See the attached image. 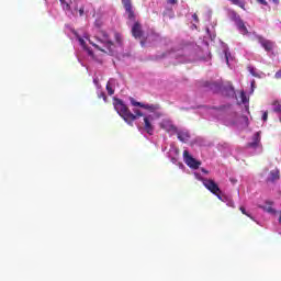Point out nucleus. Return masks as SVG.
<instances>
[{
  "label": "nucleus",
  "instance_id": "12",
  "mask_svg": "<svg viewBox=\"0 0 281 281\" xmlns=\"http://www.w3.org/2000/svg\"><path fill=\"white\" fill-rule=\"evenodd\" d=\"M223 93L224 95H226L227 98H234V95H236V91L234 90V86H232V83H229L228 86H226L223 89Z\"/></svg>",
  "mask_w": 281,
  "mask_h": 281
},
{
  "label": "nucleus",
  "instance_id": "40",
  "mask_svg": "<svg viewBox=\"0 0 281 281\" xmlns=\"http://www.w3.org/2000/svg\"><path fill=\"white\" fill-rule=\"evenodd\" d=\"M205 87H210V83H209V82H206Z\"/></svg>",
  "mask_w": 281,
  "mask_h": 281
},
{
  "label": "nucleus",
  "instance_id": "1",
  "mask_svg": "<svg viewBox=\"0 0 281 281\" xmlns=\"http://www.w3.org/2000/svg\"><path fill=\"white\" fill-rule=\"evenodd\" d=\"M113 106L116 113L124 120V122H126V124L131 125L133 122H135V120H137V116L131 112L122 99H114Z\"/></svg>",
  "mask_w": 281,
  "mask_h": 281
},
{
  "label": "nucleus",
  "instance_id": "24",
  "mask_svg": "<svg viewBox=\"0 0 281 281\" xmlns=\"http://www.w3.org/2000/svg\"><path fill=\"white\" fill-rule=\"evenodd\" d=\"M241 214H244L245 216H248V218H251L254 221V216H251V214L247 213V210L245 209V206H240L239 207Z\"/></svg>",
  "mask_w": 281,
  "mask_h": 281
},
{
  "label": "nucleus",
  "instance_id": "36",
  "mask_svg": "<svg viewBox=\"0 0 281 281\" xmlns=\"http://www.w3.org/2000/svg\"><path fill=\"white\" fill-rule=\"evenodd\" d=\"M201 170H202V172H204V175H210V171H207V169L202 168Z\"/></svg>",
  "mask_w": 281,
  "mask_h": 281
},
{
  "label": "nucleus",
  "instance_id": "32",
  "mask_svg": "<svg viewBox=\"0 0 281 281\" xmlns=\"http://www.w3.org/2000/svg\"><path fill=\"white\" fill-rule=\"evenodd\" d=\"M192 19L195 23H199V15L196 13L192 15Z\"/></svg>",
  "mask_w": 281,
  "mask_h": 281
},
{
  "label": "nucleus",
  "instance_id": "31",
  "mask_svg": "<svg viewBox=\"0 0 281 281\" xmlns=\"http://www.w3.org/2000/svg\"><path fill=\"white\" fill-rule=\"evenodd\" d=\"M99 98H102L106 102V94L104 92H100Z\"/></svg>",
  "mask_w": 281,
  "mask_h": 281
},
{
  "label": "nucleus",
  "instance_id": "14",
  "mask_svg": "<svg viewBox=\"0 0 281 281\" xmlns=\"http://www.w3.org/2000/svg\"><path fill=\"white\" fill-rule=\"evenodd\" d=\"M272 111L273 113H280V116H279V122L281 123V102L279 100H274L272 102Z\"/></svg>",
  "mask_w": 281,
  "mask_h": 281
},
{
  "label": "nucleus",
  "instance_id": "15",
  "mask_svg": "<svg viewBox=\"0 0 281 281\" xmlns=\"http://www.w3.org/2000/svg\"><path fill=\"white\" fill-rule=\"evenodd\" d=\"M177 135L180 142L186 143L190 139V134L188 132H179V130H177Z\"/></svg>",
  "mask_w": 281,
  "mask_h": 281
},
{
  "label": "nucleus",
  "instance_id": "23",
  "mask_svg": "<svg viewBox=\"0 0 281 281\" xmlns=\"http://www.w3.org/2000/svg\"><path fill=\"white\" fill-rule=\"evenodd\" d=\"M232 19L235 23H238V21H243V19H240V15L236 12H232Z\"/></svg>",
  "mask_w": 281,
  "mask_h": 281
},
{
  "label": "nucleus",
  "instance_id": "9",
  "mask_svg": "<svg viewBox=\"0 0 281 281\" xmlns=\"http://www.w3.org/2000/svg\"><path fill=\"white\" fill-rule=\"evenodd\" d=\"M132 36L138 40L144 36V30L142 29V23H139V21H135L132 25Z\"/></svg>",
  "mask_w": 281,
  "mask_h": 281
},
{
  "label": "nucleus",
  "instance_id": "29",
  "mask_svg": "<svg viewBox=\"0 0 281 281\" xmlns=\"http://www.w3.org/2000/svg\"><path fill=\"white\" fill-rule=\"evenodd\" d=\"M274 78H276L277 80H281V69L278 70V71L274 74Z\"/></svg>",
  "mask_w": 281,
  "mask_h": 281
},
{
  "label": "nucleus",
  "instance_id": "18",
  "mask_svg": "<svg viewBox=\"0 0 281 281\" xmlns=\"http://www.w3.org/2000/svg\"><path fill=\"white\" fill-rule=\"evenodd\" d=\"M59 1L63 10H65L66 12H71V4H69L67 0H59Z\"/></svg>",
  "mask_w": 281,
  "mask_h": 281
},
{
  "label": "nucleus",
  "instance_id": "3",
  "mask_svg": "<svg viewBox=\"0 0 281 281\" xmlns=\"http://www.w3.org/2000/svg\"><path fill=\"white\" fill-rule=\"evenodd\" d=\"M200 181H202L204 188H206L209 192L217 196L220 201H225V198H223V191H221V188L214 180L207 178H200Z\"/></svg>",
  "mask_w": 281,
  "mask_h": 281
},
{
  "label": "nucleus",
  "instance_id": "7",
  "mask_svg": "<svg viewBox=\"0 0 281 281\" xmlns=\"http://www.w3.org/2000/svg\"><path fill=\"white\" fill-rule=\"evenodd\" d=\"M154 119L153 115L144 116V131L148 135H153L155 133V125L153 124Z\"/></svg>",
  "mask_w": 281,
  "mask_h": 281
},
{
  "label": "nucleus",
  "instance_id": "6",
  "mask_svg": "<svg viewBox=\"0 0 281 281\" xmlns=\"http://www.w3.org/2000/svg\"><path fill=\"white\" fill-rule=\"evenodd\" d=\"M183 159H184V164H187V166H189V168H192V170H199V167L201 166V161L194 159L190 155V151H188V150L183 151Z\"/></svg>",
  "mask_w": 281,
  "mask_h": 281
},
{
  "label": "nucleus",
  "instance_id": "10",
  "mask_svg": "<svg viewBox=\"0 0 281 281\" xmlns=\"http://www.w3.org/2000/svg\"><path fill=\"white\" fill-rule=\"evenodd\" d=\"M258 42L266 52H273V47H276V42L261 36L258 37Z\"/></svg>",
  "mask_w": 281,
  "mask_h": 281
},
{
  "label": "nucleus",
  "instance_id": "11",
  "mask_svg": "<svg viewBox=\"0 0 281 281\" xmlns=\"http://www.w3.org/2000/svg\"><path fill=\"white\" fill-rule=\"evenodd\" d=\"M266 205L268 206H265V205H259V207L261 210H263V212H268V214H278V211H276V209H273V202L271 201H266Z\"/></svg>",
  "mask_w": 281,
  "mask_h": 281
},
{
  "label": "nucleus",
  "instance_id": "33",
  "mask_svg": "<svg viewBox=\"0 0 281 281\" xmlns=\"http://www.w3.org/2000/svg\"><path fill=\"white\" fill-rule=\"evenodd\" d=\"M85 15V8H80L79 9V16H83Z\"/></svg>",
  "mask_w": 281,
  "mask_h": 281
},
{
  "label": "nucleus",
  "instance_id": "30",
  "mask_svg": "<svg viewBox=\"0 0 281 281\" xmlns=\"http://www.w3.org/2000/svg\"><path fill=\"white\" fill-rule=\"evenodd\" d=\"M257 3H260L261 5H268L267 0H256Z\"/></svg>",
  "mask_w": 281,
  "mask_h": 281
},
{
  "label": "nucleus",
  "instance_id": "27",
  "mask_svg": "<svg viewBox=\"0 0 281 281\" xmlns=\"http://www.w3.org/2000/svg\"><path fill=\"white\" fill-rule=\"evenodd\" d=\"M224 55H225L227 65H229V56H232V54H229V50H224Z\"/></svg>",
  "mask_w": 281,
  "mask_h": 281
},
{
  "label": "nucleus",
  "instance_id": "5",
  "mask_svg": "<svg viewBox=\"0 0 281 281\" xmlns=\"http://www.w3.org/2000/svg\"><path fill=\"white\" fill-rule=\"evenodd\" d=\"M130 102L132 106H139L140 109H145L146 111H149V113H155V111H159V104H146V103L136 101L134 98H130Z\"/></svg>",
  "mask_w": 281,
  "mask_h": 281
},
{
  "label": "nucleus",
  "instance_id": "39",
  "mask_svg": "<svg viewBox=\"0 0 281 281\" xmlns=\"http://www.w3.org/2000/svg\"><path fill=\"white\" fill-rule=\"evenodd\" d=\"M140 45H142V47H144V45H145L144 41H140Z\"/></svg>",
  "mask_w": 281,
  "mask_h": 281
},
{
  "label": "nucleus",
  "instance_id": "28",
  "mask_svg": "<svg viewBox=\"0 0 281 281\" xmlns=\"http://www.w3.org/2000/svg\"><path fill=\"white\" fill-rule=\"evenodd\" d=\"M248 71H249V74H251V76H258L257 74H256V68H254V67H251V66H249L248 67Z\"/></svg>",
  "mask_w": 281,
  "mask_h": 281
},
{
  "label": "nucleus",
  "instance_id": "2",
  "mask_svg": "<svg viewBox=\"0 0 281 281\" xmlns=\"http://www.w3.org/2000/svg\"><path fill=\"white\" fill-rule=\"evenodd\" d=\"M97 41L99 43H102L103 47L108 49V54H113V41H111V37L109 36V33L106 31H99L97 35ZM90 45L92 47H95V49H99V52H104L106 54V50H104L100 45L93 43L91 40L89 41Z\"/></svg>",
  "mask_w": 281,
  "mask_h": 281
},
{
  "label": "nucleus",
  "instance_id": "37",
  "mask_svg": "<svg viewBox=\"0 0 281 281\" xmlns=\"http://www.w3.org/2000/svg\"><path fill=\"white\" fill-rule=\"evenodd\" d=\"M273 3H276V5H278L280 3V0H272Z\"/></svg>",
  "mask_w": 281,
  "mask_h": 281
},
{
  "label": "nucleus",
  "instance_id": "4",
  "mask_svg": "<svg viewBox=\"0 0 281 281\" xmlns=\"http://www.w3.org/2000/svg\"><path fill=\"white\" fill-rule=\"evenodd\" d=\"M122 5L125 10V14L127 15V21L132 23L136 21L137 14L135 13V8L133 7V1L131 0H122Z\"/></svg>",
  "mask_w": 281,
  "mask_h": 281
},
{
  "label": "nucleus",
  "instance_id": "26",
  "mask_svg": "<svg viewBox=\"0 0 281 281\" xmlns=\"http://www.w3.org/2000/svg\"><path fill=\"white\" fill-rule=\"evenodd\" d=\"M261 120H262L263 122H267V120H269V111H265V112L262 113Z\"/></svg>",
  "mask_w": 281,
  "mask_h": 281
},
{
  "label": "nucleus",
  "instance_id": "25",
  "mask_svg": "<svg viewBox=\"0 0 281 281\" xmlns=\"http://www.w3.org/2000/svg\"><path fill=\"white\" fill-rule=\"evenodd\" d=\"M133 111L135 113L134 115L136 116V120H137V117H144V113L142 111H139L137 109H134Z\"/></svg>",
  "mask_w": 281,
  "mask_h": 281
},
{
  "label": "nucleus",
  "instance_id": "20",
  "mask_svg": "<svg viewBox=\"0 0 281 281\" xmlns=\"http://www.w3.org/2000/svg\"><path fill=\"white\" fill-rule=\"evenodd\" d=\"M233 5H238V8H241V10H245V2L240 0H229Z\"/></svg>",
  "mask_w": 281,
  "mask_h": 281
},
{
  "label": "nucleus",
  "instance_id": "13",
  "mask_svg": "<svg viewBox=\"0 0 281 281\" xmlns=\"http://www.w3.org/2000/svg\"><path fill=\"white\" fill-rule=\"evenodd\" d=\"M254 142L249 143V148H258V144H260V132H257L254 137Z\"/></svg>",
  "mask_w": 281,
  "mask_h": 281
},
{
  "label": "nucleus",
  "instance_id": "21",
  "mask_svg": "<svg viewBox=\"0 0 281 281\" xmlns=\"http://www.w3.org/2000/svg\"><path fill=\"white\" fill-rule=\"evenodd\" d=\"M114 38L119 45H122V43H124V38L122 37V34L117 32L114 33Z\"/></svg>",
  "mask_w": 281,
  "mask_h": 281
},
{
  "label": "nucleus",
  "instance_id": "35",
  "mask_svg": "<svg viewBox=\"0 0 281 281\" xmlns=\"http://www.w3.org/2000/svg\"><path fill=\"white\" fill-rule=\"evenodd\" d=\"M255 85H256V80H252V81H251V93H254V87H255Z\"/></svg>",
  "mask_w": 281,
  "mask_h": 281
},
{
  "label": "nucleus",
  "instance_id": "41",
  "mask_svg": "<svg viewBox=\"0 0 281 281\" xmlns=\"http://www.w3.org/2000/svg\"><path fill=\"white\" fill-rule=\"evenodd\" d=\"M89 54H93L92 52H89Z\"/></svg>",
  "mask_w": 281,
  "mask_h": 281
},
{
  "label": "nucleus",
  "instance_id": "8",
  "mask_svg": "<svg viewBox=\"0 0 281 281\" xmlns=\"http://www.w3.org/2000/svg\"><path fill=\"white\" fill-rule=\"evenodd\" d=\"M160 128H162V131H166V133H170L171 135L177 134V126H175V124H172V121L170 120H164L160 123Z\"/></svg>",
  "mask_w": 281,
  "mask_h": 281
},
{
  "label": "nucleus",
  "instance_id": "16",
  "mask_svg": "<svg viewBox=\"0 0 281 281\" xmlns=\"http://www.w3.org/2000/svg\"><path fill=\"white\" fill-rule=\"evenodd\" d=\"M280 179V170L274 169L270 171V177L268 178V181H278Z\"/></svg>",
  "mask_w": 281,
  "mask_h": 281
},
{
  "label": "nucleus",
  "instance_id": "19",
  "mask_svg": "<svg viewBox=\"0 0 281 281\" xmlns=\"http://www.w3.org/2000/svg\"><path fill=\"white\" fill-rule=\"evenodd\" d=\"M105 89H106L109 95H113L115 93V89H113L111 81H108Z\"/></svg>",
  "mask_w": 281,
  "mask_h": 281
},
{
  "label": "nucleus",
  "instance_id": "34",
  "mask_svg": "<svg viewBox=\"0 0 281 281\" xmlns=\"http://www.w3.org/2000/svg\"><path fill=\"white\" fill-rule=\"evenodd\" d=\"M79 43H80V45H82V47H85V45H87V42H85V40H82V38H79Z\"/></svg>",
  "mask_w": 281,
  "mask_h": 281
},
{
  "label": "nucleus",
  "instance_id": "17",
  "mask_svg": "<svg viewBox=\"0 0 281 281\" xmlns=\"http://www.w3.org/2000/svg\"><path fill=\"white\" fill-rule=\"evenodd\" d=\"M236 25L241 34H249V31L247 30V26L245 25V22L243 20H238V23H236Z\"/></svg>",
  "mask_w": 281,
  "mask_h": 281
},
{
  "label": "nucleus",
  "instance_id": "38",
  "mask_svg": "<svg viewBox=\"0 0 281 281\" xmlns=\"http://www.w3.org/2000/svg\"><path fill=\"white\" fill-rule=\"evenodd\" d=\"M279 223H281V212H279Z\"/></svg>",
  "mask_w": 281,
  "mask_h": 281
},
{
  "label": "nucleus",
  "instance_id": "22",
  "mask_svg": "<svg viewBox=\"0 0 281 281\" xmlns=\"http://www.w3.org/2000/svg\"><path fill=\"white\" fill-rule=\"evenodd\" d=\"M240 99L243 104L249 103V98H247V94L244 92V90L240 91Z\"/></svg>",
  "mask_w": 281,
  "mask_h": 281
}]
</instances>
